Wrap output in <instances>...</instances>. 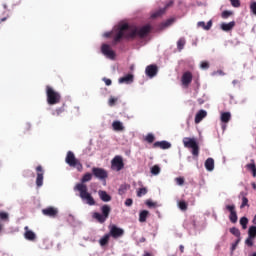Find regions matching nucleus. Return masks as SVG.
Masks as SVG:
<instances>
[{
  "mask_svg": "<svg viewBox=\"0 0 256 256\" xmlns=\"http://www.w3.org/2000/svg\"><path fill=\"white\" fill-rule=\"evenodd\" d=\"M151 33V25L142 26L140 29L137 27L132 28L129 24H123L119 27L116 35L114 36V42L119 43L122 39H135L136 36L143 39Z\"/></svg>",
  "mask_w": 256,
  "mask_h": 256,
  "instance_id": "1",
  "label": "nucleus"
},
{
  "mask_svg": "<svg viewBox=\"0 0 256 256\" xmlns=\"http://www.w3.org/2000/svg\"><path fill=\"white\" fill-rule=\"evenodd\" d=\"M74 191H78L80 199L86 205L93 207V205L96 204L95 198H93V195L91 194V192H89L87 184H76L74 187Z\"/></svg>",
  "mask_w": 256,
  "mask_h": 256,
  "instance_id": "2",
  "label": "nucleus"
},
{
  "mask_svg": "<svg viewBox=\"0 0 256 256\" xmlns=\"http://www.w3.org/2000/svg\"><path fill=\"white\" fill-rule=\"evenodd\" d=\"M46 97L48 105H57V103H61V94L49 85L46 86Z\"/></svg>",
  "mask_w": 256,
  "mask_h": 256,
  "instance_id": "3",
  "label": "nucleus"
},
{
  "mask_svg": "<svg viewBox=\"0 0 256 256\" xmlns=\"http://www.w3.org/2000/svg\"><path fill=\"white\" fill-rule=\"evenodd\" d=\"M182 143L186 149H192L193 157H199V143H197V139L185 137Z\"/></svg>",
  "mask_w": 256,
  "mask_h": 256,
  "instance_id": "4",
  "label": "nucleus"
},
{
  "mask_svg": "<svg viewBox=\"0 0 256 256\" xmlns=\"http://www.w3.org/2000/svg\"><path fill=\"white\" fill-rule=\"evenodd\" d=\"M65 162L67 163V165H69V167H74L75 169H77L79 173L83 171V164L81 163V161H79V159L75 157V153H73L72 151L67 152Z\"/></svg>",
  "mask_w": 256,
  "mask_h": 256,
  "instance_id": "5",
  "label": "nucleus"
},
{
  "mask_svg": "<svg viewBox=\"0 0 256 256\" xmlns=\"http://www.w3.org/2000/svg\"><path fill=\"white\" fill-rule=\"evenodd\" d=\"M101 211H102V214L99 212H94L92 217H93V219H96V221H98V223L103 224L107 221V219H109V215L111 213V206L104 204L101 207Z\"/></svg>",
  "mask_w": 256,
  "mask_h": 256,
  "instance_id": "6",
  "label": "nucleus"
},
{
  "mask_svg": "<svg viewBox=\"0 0 256 256\" xmlns=\"http://www.w3.org/2000/svg\"><path fill=\"white\" fill-rule=\"evenodd\" d=\"M125 167V163H123V157L115 156L111 161V169L112 171H121Z\"/></svg>",
  "mask_w": 256,
  "mask_h": 256,
  "instance_id": "7",
  "label": "nucleus"
},
{
  "mask_svg": "<svg viewBox=\"0 0 256 256\" xmlns=\"http://www.w3.org/2000/svg\"><path fill=\"white\" fill-rule=\"evenodd\" d=\"M92 175H94L96 179H100V181H103L109 177L107 170L103 168H97V167L92 168Z\"/></svg>",
  "mask_w": 256,
  "mask_h": 256,
  "instance_id": "8",
  "label": "nucleus"
},
{
  "mask_svg": "<svg viewBox=\"0 0 256 256\" xmlns=\"http://www.w3.org/2000/svg\"><path fill=\"white\" fill-rule=\"evenodd\" d=\"M108 234L110 237H113V239H119L125 235V230H123V228L117 227L116 225H112Z\"/></svg>",
  "mask_w": 256,
  "mask_h": 256,
  "instance_id": "9",
  "label": "nucleus"
},
{
  "mask_svg": "<svg viewBox=\"0 0 256 256\" xmlns=\"http://www.w3.org/2000/svg\"><path fill=\"white\" fill-rule=\"evenodd\" d=\"M42 214L45 215L46 217H52L53 219H55V217L59 215V210L53 206H50L42 209Z\"/></svg>",
  "mask_w": 256,
  "mask_h": 256,
  "instance_id": "10",
  "label": "nucleus"
},
{
  "mask_svg": "<svg viewBox=\"0 0 256 256\" xmlns=\"http://www.w3.org/2000/svg\"><path fill=\"white\" fill-rule=\"evenodd\" d=\"M36 185L37 187H43V175L45 174V171L43 170V166L39 165L36 167Z\"/></svg>",
  "mask_w": 256,
  "mask_h": 256,
  "instance_id": "11",
  "label": "nucleus"
},
{
  "mask_svg": "<svg viewBox=\"0 0 256 256\" xmlns=\"http://www.w3.org/2000/svg\"><path fill=\"white\" fill-rule=\"evenodd\" d=\"M192 81H193V73H191L190 71L184 72L181 78L182 85L184 87H189Z\"/></svg>",
  "mask_w": 256,
  "mask_h": 256,
  "instance_id": "12",
  "label": "nucleus"
},
{
  "mask_svg": "<svg viewBox=\"0 0 256 256\" xmlns=\"http://www.w3.org/2000/svg\"><path fill=\"white\" fill-rule=\"evenodd\" d=\"M145 73L147 77H150V79H153L159 73V68L155 64L148 65L145 69Z\"/></svg>",
  "mask_w": 256,
  "mask_h": 256,
  "instance_id": "13",
  "label": "nucleus"
},
{
  "mask_svg": "<svg viewBox=\"0 0 256 256\" xmlns=\"http://www.w3.org/2000/svg\"><path fill=\"white\" fill-rule=\"evenodd\" d=\"M101 51L103 55L108 57V59H115V51L111 49V46H109V44H103L101 47Z\"/></svg>",
  "mask_w": 256,
  "mask_h": 256,
  "instance_id": "14",
  "label": "nucleus"
},
{
  "mask_svg": "<svg viewBox=\"0 0 256 256\" xmlns=\"http://www.w3.org/2000/svg\"><path fill=\"white\" fill-rule=\"evenodd\" d=\"M154 149H171V143H169L168 141H157L153 144Z\"/></svg>",
  "mask_w": 256,
  "mask_h": 256,
  "instance_id": "15",
  "label": "nucleus"
},
{
  "mask_svg": "<svg viewBox=\"0 0 256 256\" xmlns=\"http://www.w3.org/2000/svg\"><path fill=\"white\" fill-rule=\"evenodd\" d=\"M238 197H239V199H242L240 209H245V207H249V199L247 198L246 192H240Z\"/></svg>",
  "mask_w": 256,
  "mask_h": 256,
  "instance_id": "16",
  "label": "nucleus"
},
{
  "mask_svg": "<svg viewBox=\"0 0 256 256\" xmlns=\"http://www.w3.org/2000/svg\"><path fill=\"white\" fill-rule=\"evenodd\" d=\"M24 237L27 239V241H35L37 239V235H35V232L29 230V227L26 226L25 228Z\"/></svg>",
  "mask_w": 256,
  "mask_h": 256,
  "instance_id": "17",
  "label": "nucleus"
},
{
  "mask_svg": "<svg viewBox=\"0 0 256 256\" xmlns=\"http://www.w3.org/2000/svg\"><path fill=\"white\" fill-rule=\"evenodd\" d=\"M98 195L104 203H109V201H111V195H109L105 190H99Z\"/></svg>",
  "mask_w": 256,
  "mask_h": 256,
  "instance_id": "18",
  "label": "nucleus"
},
{
  "mask_svg": "<svg viewBox=\"0 0 256 256\" xmlns=\"http://www.w3.org/2000/svg\"><path fill=\"white\" fill-rule=\"evenodd\" d=\"M133 79H134L133 74H127L126 76L119 78L118 82L125 83L126 85H129V84L133 83Z\"/></svg>",
  "mask_w": 256,
  "mask_h": 256,
  "instance_id": "19",
  "label": "nucleus"
},
{
  "mask_svg": "<svg viewBox=\"0 0 256 256\" xmlns=\"http://www.w3.org/2000/svg\"><path fill=\"white\" fill-rule=\"evenodd\" d=\"M205 117H207V111L205 110H200L196 116H195V123L199 124L201 123V121H203V119H205Z\"/></svg>",
  "mask_w": 256,
  "mask_h": 256,
  "instance_id": "20",
  "label": "nucleus"
},
{
  "mask_svg": "<svg viewBox=\"0 0 256 256\" xmlns=\"http://www.w3.org/2000/svg\"><path fill=\"white\" fill-rule=\"evenodd\" d=\"M204 165L207 171H213V169H215V160L213 158H208Z\"/></svg>",
  "mask_w": 256,
  "mask_h": 256,
  "instance_id": "21",
  "label": "nucleus"
},
{
  "mask_svg": "<svg viewBox=\"0 0 256 256\" xmlns=\"http://www.w3.org/2000/svg\"><path fill=\"white\" fill-rule=\"evenodd\" d=\"M221 123H229L231 121V113L230 112H222L220 116Z\"/></svg>",
  "mask_w": 256,
  "mask_h": 256,
  "instance_id": "22",
  "label": "nucleus"
},
{
  "mask_svg": "<svg viewBox=\"0 0 256 256\" xmlns=\"http://www.w3.org/2000/svg\"><path fill=\"white\" fill-rule=\"evenodd\" d=\"M91 179H93V174L88 172L83 175V177L81 178V182L77 183V185H85L86 183H89V181H91Z\"/></svg>",
  "mask_w": 256,
  "mask_h": 256,
  "instance_id": "23",
  "label": "nucleus"
},
{
  "mask_svg": "<svg viewBox=\"0 0 256 256\" xmlns=\"http://www.w3.org/2000/svg\"><path fill=\"white\" fill-rule=\"evenodd\" d=\"M199 27H202V29H204L205 31H209L211 29V27H213V21L212 20H209L207 22V24H205L204 21H200L198 22L197 24Z\"/></svg>",
  "mask_w": 256,
  "mask_h": 256,
  "instance_id": "24",
  "label": "nucleus"
},
{
  "mask_svg": "<svg viewBox=\"0 0 256 256\" xmlns=\"http://www.w3.org/2000/svg\"><path fill=\"white\" fill-rule=\"evenodd\" d=\"M235 27V21L229 22V23H222L220 28L222 31H231Z\"/></svg>",
  "mask_w": 256,
  "mask_h": 256,
  "instance_id": "25",
  "label": "nucleus"
},
{
  "mask_svg": "<svg viewBox=\"0 0 256 256\" xmlns=\"http://www.w3.org/2000/svg\"><path fill=\"white\" fill-rule=\"evenodd\" d=\"M109 239H111V235L105 234L100 240H99V244L101 247H105V245H109Z\"/></svg>",
  "mask_w": 256,
  "mask_h": 256,
  "instance_id": "26",
  "label": "nucleus"
},
{
  "mask_svg": "<svg viewBox=\"0 0 256 256\" xmlns=\"http://www.w3.org/2000/svg\"><path fill=\"white\" fill-rule=\"evenodd\" d=\"M246 169L252 172L253 177H256V165L255 160H251V163L246 165Z\"/></svg>",
  "mask_w": 256,
  "mask_h": 256,
  "instance_id": "27",
  "label": "nucleus"
},
{
  "mask_svg": "<svg viewBox=\"0 0 256 256\" xmlns=\"http://www.w3.org/2000/svg\"><path fill=\"white\" fill-rule=\"evenodd\" d=\"M112 127L114 131H124L125 129V127L123 126V123H121L120 121H114L112 123Z\"/></svg>",
  "mask_w": 256,
  "mask_h": 256,
  "instance_id": "28",
  "label": "nucleus"
},
{
  "mask_svg": "<svg viewBox=\"0 0 256 256\" xmlns=\"http://www.w3.org/2000/svg\"><path fill=\"white\" fill-rule=\"evenodd\" d=\"M147 217H149V211L143 210L139 214V221L140 223H145L147 221Z\"/></svg>",
  "mask_w": 256,
  "mask_h": 256,
  "instance_id": "29",
  "label": "nucleus"
},
{
  "mask_svg": "<svg viewBox=\"0 0 256 256\" xmlns=\"http://www.w3.org/2000/svg\"><path fill=\"white\" fill-rule=\"evenodd\" d=\"M248 237L256 239V226H250L248 229Z\"/></svg>",
  "mask_w": 256,
  "mask_h": 256,
  "instance_id": "30",
  "label": "nucleus"
},
{
  "mask_svg": "<svg viewBox=\"0 0 256 256\" xmlns=\"http://www.w3.org/2000/svg\"><path fill=\"white\" fill-rule=\"evenodd\" d=\"M185 38H180L178 41H177V49L178 51H183L184 47H185Z\"/></svg>",
  "mask_w": 256,
  "mask_h": 256,
  "instance_id": "31",
  "label": "nucleus"
},
{
  "mask_svg": "<svg viewBox=\"0 0 256 256\" xmlns=\"http://www.w3.org/2000/svg\"><path fill=\"white\" fill-rule=\"evenodd\" d=\"M178 207L181 211H187L188 204L185 202V200H181L178 202Z\"/></svg>",
  "mask_w": 256,
  "mask_h": 256,
  "instance_id": "32",
  "label": "nucleus"
},
{
  "mask_svg": "<svg viewBox=\"0 0 256 256\" xmlns=\"http://www.w3.org/2000/svg\"><path fill=\"white\" fill-rule=\"evenodd\" d=\"M249 224V219L247 217L240 218V225L242 226V229H247V225Z\"/></svg>",
  "mask_w": 256,
  "mask_h": 256,
  "instance_id": "33",
  "label": "nucleus"
},
{
  "mask_svg": "<svg viewBox=\"0 0 256 256\" xmlns=\"http://www.w3.org/2000/svg\"><path fill=\"white\" fill-rule=\"evenodd\" d=\"M230 233L234 235V237H241V231L236 227L230 228Z\"/></svg>",
  "mask_w": 256,
  "mask_h": 256,
  "instance_id": "34",
  "label": "nucleus"
},
{
  "mask_svg": "<svg viewBox=\"0 0 256 256\" xmlns=\"http://www.w3.org/2000/svg\"><path fill=\"white\" fill-rule=\"evenodd\" d=\"M0 221H9V213L0 211Z\"/></svg>",
  "mask_w": 256,
  "mask_h": 256,
  "instance_id": "35",
  "label": "nucleus"
},
{
  "mask_svg": "<svg viewBox=\"0 0 256 256\" xmlns=\"http://www.w3.org/2000/svg\"><path fill=\"white\" fill-rule=\"evenodd\" d=\"M151 173L152 175H159V173H161V168L158 165H154L151 168Z\"/></svg>",
  "mask_w": 256,
  "mask_h": 256,
  "instance_id": "36",
  "label": "nucleus"
},
{
  "mask_svg": "<svg viewBox=\"0 0 256 256\" xmlns=\"http://www.w3.org/2000/svg\"><path fill=\"white\" fill-rule=\"evenodd\" d=\"M143 195H147V188H139L137 191V197H143Z\"/></svg>",
  "mask_w": 256,
  "mask_h": 256,
  "instance_id": "37",
  "label": "nucleus"
},
{
  "mask_svg": "<svg viewBox=\"0 0 256 256\" xmlns=\"http://www.w3.org/2000/svg\"><path fill=\"white\" fill-rule=\"evenodd\" d=\"M231 15H233V12H231L229 10H225L222 12V19H229V17H231Z\"/></svg>",
  "mask_w": 256,
  "mask_h": 256,
  "instance_id": "38",
  "label": "nucleus"
},
{
  "mask_svg": "<svg viewBox=\"0 0 256 256\" xmlns=\"http://www.w3.org/2000/svg\"><path fill=\"white\" fill-rule=\"evenodd\" d=\"M229 219L232 223H237V211L236 212H233L232 214L229 215Z\"/></svg>",
  "mask_w": 256,
  "mask_h": 256,
  "instance_id": "39",
  "label": "nucleus"
},
{
  "mask_svg": "<svg viewBox=\"0 0 256 256\" xmlns=\"http://www.w3.org/2000/svg\"><path fill=\"white\" fill-rule=\"evenodd\" d=\"M170 25H173V19H168L166 22L161 24V28L165 29L166 27H170Z\"/></svg>",
  "mask_w": 256,
  "mask_h": 256,
  "instance_id": "40",
  "label": "nucleus"
},
{
  "mask_svg": "<svg viewBox=\"0 0 256 256\" xmlns=\"http://www.w3.org/2000/svg\"><path fill=\"white\" fill-rule=\"evenodd\" d=\"M232 7L239 8L241 7V0H229Z\"/></svg>",
  "mask_w": 256,
  "mask_h": 256,
  "instance_id": "41",
  "label": "nucleus"
},
{
  "mask_svg": "<svg viewBox=\"0 0 256 256\" xmlns=\"http://www.w3.org/2000/svg\"><path fill=\"white\" fill-rule=\"evenodd\" d=\"M127 192V185H121L120 188L118 189L119 195H125Z\"/></svg>",
  "mask_w": 256,
  "mask_h": 256,
  "instance_id": "42",
  "label": "nucleus"
},
{
  "mask_svg": "<svg viewBox=\"0 0 256 256\" xmlns=\"http://www.w3.org/2000/svg\"><path fill=\"white\" fill-rule=\"evenodd\" d=\"M226 210L229 211L230 215L232 213H235L236 210H235V204H232V205H226Z\"/></svg>",
  "mask_w": 256,
  "mask_h": 256,
  "instance_id": "43",
  "label": "nucleus"
},
{
  "mask_svg": "<svg viewBox=\"0 0 256 256\" xmlns=\"http://www.w3.org/2000/svg\"><path fill=\"white\" fill-rule=\"evenodd\" d=\"M253 239H255V238H251V236H248V238L245 240V244L248 247H253Z\"/></svg>",
  "mask_w": 256,
  "mask_h": 256,
  "instance_id": "44",
  "label": "nucleus"
},
{
  "mask_svg": "<svg viewBox=\"0 0 256 256\" xmlns=\"http://www.w3.org/2000/svg\"><path fill=\"white\" fill-rule=\"evenodd\" d=\"M175 181H176V183H177V185H185V178H183V177H177L176 179H175Z\"/></svg>",
  "mask_w": 256,
  "mask_h": 256,
  "instance_id": "45",
  "label": "nucleus"
},
{
  "mask_svg": "<svg viewBox=\"0 0 256 256\" xmlns=\"http://www.w3.org/2000/svg\"><path fill=\"white\" fill-rule=\"evenodd\" d=\"M164 13L163 10H159L151 15L152 19H157V17H161V15Z\"/></svg>",
  "mask_w": 256,
  "mask_h": 256,
  "instance_id": "46",
  "label": "nucleus"
},
{
  "mask_svg": "<svg viewBox=\"0 0 256 256\" xmlns=\"http://www.w3.org/2000/svg\"><path fill=\"white\" fill-rule=\"evenodd\" d=\"M146 141L147 143H153V141H155V136L153 134H148L146 136Z\"/></svg>",
  "mask_w": 256,
  "mask_h": 256,
  "instance_id": "47",
  "label": "nucleus"
},
{
  "mask_svg": "<svg viewBox=\"0 0 256 256\" xmlns=\"http://www.w3.org/2000/svg\"><path fill=\"white\" fill-rule=\"evenodd\" d=\"M108 103H109L110 107L115 106V103H117V98L111 96Z\"/></svg>",
  "mask_w": 256,
  "mask_h": 256,
  "instance_id": "48",
  "label": "nucleus"
},
{
  "mask_svg": "<svg viewBox=\"0 0 256 256\" xmlns=\"http://www.w3.org/2000/svg\"><path fill=\"white\" fill-rule=\"evenodd\" d=\"M250 11L253 13V15H256V2H252L250 4Z\"/></svg>",
  "mask_w": 256,
  "mask_h": 256,
  "instance_id": "49",
  "label": "nucleus"
},
{
  "mask_svg": "<svg viewBox=\"0 0 256 256\" xmlns=\"http://www.w3.org/2000/svg\"><path fill=\"white\" fill-rule=\"evenodd\" d=\"M201 69H209V62L203 61L200 64Z\"/></svg>",
  "mask_w": 256,
  "mask_h": 256,
  "instance_id": "50",
  "label": "nucleus"
},
{
  "mask_svg": "<svg viewBox=\"0 0 256 256\" xmlns=\"http://www.w3.org/2000/svg\"><path fill=\"white\" fill-rule=\"evenodd\" d=\"M147 207H157V203L152 202L151 200H146Z\"/></svg>",
  "mask_w": 256,
  "mask_h": 256,
  "instance_id": "51",
  "label": "nucleus"
},
{
  "mask_svg": "<svg viewBox=\"0 0 256 256\" xmlns=\"http://www.w3.org/2000/svg\"><path fill=\"white\" fill-rule=\"evenodd\" d=\"M125 205L126 207H131V205H133V199L131 198L126 199Z\"/></svg>",
  "mask_w": 256,
  "mask_h": 256,
  "instance_id": "52",
  "label": "nucleus"
},
{
  "mask_svg": "<svg viewBox=\"0 0 256 256\" xmlns=\"http://www.w3.org/2000/svg\"><path fill=\"white\" fill-rule=\"evenodd\" d=\"M63 111H64L63 108H58V109L55 110V112L53 113V115L59 116V115H61V113H63Z\"/></svg>",
  "mask_w": 256,
  "mask_h": 256,
  "instance_id": "53",
  "label": "nucleus"
},
{
  "mask_svg": "<svg viewBox=\"0 0 256 256\" xmlns=\"http://www.w3.org/2000/svg\"><path fill=\"white\" fill-rule=\"evenodd\" d=\"M103 81H104L105 85H107L108 87L112 83L111 79H109V78H104Z\"/></svg>",
  "mask_w": 256,
  "mask_h": 256,
  "instance_id": "54",
  "label": "nucleus"
},
{
  "mask_svg": "<svg viewBox=\"0 0 256 256\" xmlns=\"http://www.w3.org/2000/svg\"><path fill=\"white\" fill-rule=\"evenodd\" d=\"M180 251H181V253H184V251H185V247L183 246V245H180Z\"/></svg>",
  "mask_w": 256,
  "mask_h": 256,
  "instance_id": "55",
  "label": "nucleus"
},
{
  "mask_svg": "<svg viewBox=\"0 0 256 256\" xmlns=\"http://www.w3.org/2000/svg\"><path fill=\"white\" fill-rule=\"evenodd\" d=\"M143 256H153V254H151L149 252H145Z\"/></svg>",
  "mask_w": 256,
  "mask_h": 256,
  "instance_id": "56",
  "label": "nucleus"
},
{
  "mask_svg": "<svg viewBox=\"0 0 256 256\" xmlns=\"http://www.w3.org/2000/svg\"><path fill=\"white\" fill-rule=\"evenodd\" d=\"M145 241H147V240L145 239V237H142V238L140 239V243H145Z\"/></svg>",
  "mask_w": 256,
  "mask_h": 256,
  "instance_id": "57",
  "label": "nucleus"
},
{
  "mask_svg": "<svg viewBox=\"0 0 256 256\" xmlns=\"http://www.w3.org/2000/svg\"><path fill=\"white\" fill-rule=\"evenodd\" d=\"M26 129L29 131L31 129V124H26Z\"/></svg>",
  "mask_w": 256,
  "mask_h": 256,
  "instance_id": "58",
  "label": "nucleus"
},
{
  "mask_svg": "<svg viewBox=\"0 0 256 256\" xmlns=\"http://www.w3.org/2000/svg\"><path fill=\"white\" fill-rule=\"evenodd\" d=\"M104 36L105 37H111V32L105 33Z\"/></svg>",
  "mask_w": 256,
  "mask_h": 256,
  "instance_id": "59",
  "label": "nucleus"
},
{
  "mask_svg": "<svg viewBox=\"0 0 256 256\" xmlns=\"http://www.w3.org/2000/svg\"><path fill=\"white\" fill-rule=\"evenodd\" d=\"M237 243H239V241H237L236 244L232 246V250H235V247H237Z\"/></svg>",
  "mask_w": 256,
  "mask_h": 256,
  "instance_id": "60",
  "label": "nucleus"
},
{
  "mask_svg": "<svg viewBox=\"0 0 256 256\" xmlns=\"http://www.w3.org/2000/svg\"><path fill=\"white\" fill-rule=\"evenodd\" d=\"M222 129H223V131H225V129H227V125L223 124Z\"/></svg>",
  "mask_w": 256,
  "mask_h": 256,
  "instance_id": "61",
  "label": "nucleus"
},
{
  "mask_svg": "<svg viewBox=\"0 0 256 256\" xmlns=\"http://www.w3.org/2000/svg\"><path fill=\"white\" fill-rule=\"evenodd\" d=\"M218 73L220 74V75H225V73H223V71H218Z\"/></svg>",
  "mask_w": 256,
  "mask_h": 256,
  "instance_id": "62",
  "label": "nucleus"
},
{
  "mask_svg": "<svg viewBox=\"0 0 256 256\" xmlns=\"http://www.w3.org/2000/svg\"><path fill=\"white\" fill-rule=\"evenodd\" d=\"M170 5H173V2H170L169 4H167L166 7H170Z\"/></svg>",
  "mask_w": 256,
  "mask_h": 256,
  "instance_id": "63",
  "label": "nucleus"
},
{
  "mask_svg": "<svg viewBox=\"0 0 256 256\" xmlns=\"http://www.w3.org/2000/svg\"><path fill=\"white\" fill-rule=\"evenodd\" d=\"M251 256H256V252H254Z\"/></svg>",
  "mask_w": 256,
  "mask_h": 256,
  "instance_id": "64",
  "label": "nucleus"
}]
</instances>
